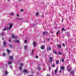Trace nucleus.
<instances>
[{
    "label": "nucleus",
    "instance_id": "nucleus-4",
    "mask_svg": "<svg viewBox=\"0 0 76 76\" xmlns=\"http://www.w3.org/2000/svg\"><path fill=\"white\" fill-rule=\"evenodd\" d=\"M23 71L24 73H26H26H28V70L26 69H24Z\"/></svg>",
    "mask_w": 76,
    "mask_h": 76
},
{
    "label": "nucleus",
    "instance_id": "nucleus-23",
    "mask_svg": "<svg viewBox=\"0 0 76 76\" xmlns=\"http://www.w3.org/2000/svg\"><path fill=\"white\" fill-rule=\"evenodd\" d=\"M7 53H8V54H9V53H10V50H9L8 49H7Z\"/></svg>",
    "mask_w": 76,
    "mask_h": 76
},
{
    "label": "nucleus",
    "instance_id": "nucleus-49",
    "mask_svg": "<svg viewBox=\"0 0 76 76\" xmlns=\"http://www.w3.org/2000/svg\"><path fill=\"white\" fill-rule=\"evenodd\" d=\"M50 33H51V34H53V31H51Z\"/></svg>",
    "mask_w": 76,
    "mask_h": 76
},
{
    "label": "nucleus",
    "instance_id": "nucleus-54",
    "mask_svg": "<svg viewBox=\"0 0 76 76\" xmlns=\"http://www.w3.org/2000/svg\"><path fill=\"white\" fill-rule=\"evenodd\" d=\"M8 1H10V0H7Z\"/></svg>",
    "mask_w": 76,
    "mask_h": 76
},
{
    "label": "nucleus",
    "instance_id": "nucleus-27",
    "mask_svg": "<svg viewBox=\"0 0 76 76\" xmlns=\"http://www.w3.org/2000/svg\"><path fill=\"white\" fill-rule=\"evenodd\" d=\"M59 32H60V30H58L57 33H56V34H59Z\"/></svg>",
    "mask_w": 76,
    "mask_h": 76
},
{
    "label": "nucleus",
    "instance_id": "nucleus-45",
    "mask_svg": "<svg viewBox=\"0 0 76 76\" xmlns=\"http://www.w3.org/2000/svg\"><path fill=\"white\" fill-rule=\"evenodd\" d=\"M47 40H48V41H49V40H50V39H49V38H48Z\"/></svg>",
    "mask_w": 76,
    "mask_h": 76
},
{
    "label": "nucleus",
    "instance_id": "nucleus-8",
    "mask_svg": "<svg viewBox=\"0 0 76 76\" xmlns=\"http://www.w3.org/2000/svg\"><path fill=\"white\" fill-rule=\"evenodd\" d=\"M9 58L10 60H13V58L12 56H10Z\"/></svg>",
    "mask_w": 76,
    "mask_h": 76
},
{
    "label": "nucleus",
    "instance_id": "nucleus-35",
    "mask_svg": "<svg viewBox=\"0 0 76 76\" xmlns=\"http://www.w3.org/2000/svg\"><path fill=\"white\" fill-rule=\"evenodd\" d=\"M34 50L33 49L31 51V53L32 54L33 53H34Z\"/></svg>",
    "mask_w": 76,
    "mask_h": 76
},
{
    "label": "nucleus",
    "instance_id": "nucleus-18",
    "mask_svg": "<svg viewBox=\"0 0 76 76\" xmlns=\"http://www.w3.org/2000/svg\"><path fill=\"white\" fill-rule=\"evenodd\" d=\"M67 70V72H70L71 71V69H70V68L68 69Z\"/></svg>",
    "mask_w": 76,
    "mask_h": 76
},
{
    "label": "nucleus",
    "instance_id": "nucleus-20",
    "mask_svg": "<svg viewBox=\"0 0 76 76\" xmlns=\"http://www.w3.org/2000/svg\"><path fill=\"white\" fill-rule=\"evenodd\" d=\"M50 60L52 62H53V58L51 57H50Z\"/></svg>",
    "mask_w": 76,
    "mask_h": 76
},
{
    "label": "nucleus",
    "instance_id": "nucleus-11",
    "mask_svg": "<svg viewBox=\"0 0 76 76\" xmlns=\"http://www.w3.org/2000/svg\"><path fill=\"white\" fill-rule=\"evenodd\" d=\"M71 73L72 75H73V74H75V71L74 70H72L71 71Z\"/></svg>",
    "mask_w": 76,
    "mask_h": 76
},
{
    "label": "nucleus",
    "instance_id": "nucleus-1",
    "mask_svg": "<svg viewBox=\"0 0 76 76\" xmlns=\"http://www.w3.org/2000/svg\"><path fill=\"white\" fill-rule=\"evenodd\" d=\"M12 24L10 23L9 24V27H7L5 28H4L3 31H4L6 30H8V29H9V30H10L11 29H12Z\"/></svg>",
    "mask_w": 76,
    "mask_h": 76
},
{
    "label": "nucleus",
    "instance_id": "nucleus-5",
    "mask_svg": "<svg viewBox=\"0 0 76 76\" xmlns=\"http://www.w3.org/2000/svg\"><path fill=\"white\" fill-rule=\"evenodd\" d=\"M33 47L35 48L36 46L37 45V44H36V43L35 42H33Z\"/></svg>",
    "mask_w": 76,
    "mask_h": 76
},
{
    "label": "nucleus",
    "instance_id": "nucleus-22",
    "mask_svg": "<svg viewBox=\"0 0 76 76\" xmlns=\"http://www.w3.org/2000/svg\"><path fill=\"white\" fill-rule=\"evenodd\" d=\"M18 20H23V18H19L18 19Z\"/></svg>",
    "mask_w": 76,
    "mask_h": 76
},
{
    "label": "nucleus",
    "instance_id": "nucleus-10",
    "mask_svg": "<svg viewBox=\"0 0 76 76\" xmlns=\"http://www.w3.org/2000/svg\"><path fill=\"white\" fill-rule=\"evenodd\" d=\"M47 50H49V51H51V47H48Z\"/></svg>",
    "mask_w": 76,
    "mask_h": 76
},
{
    "label": "nucleus",
    "instance_id": "nucleus-7",
    "mask_svg": "<svg viewBox=\"0 0 76 76\" xmlns=\"http://www.w3.org/2000/svg\"><path fill=\"white\" fill-rule=\"evenodd\" d=\"M65 69V67L64 66H61V70H64Z\"/></svg>",
    "mask_w": 76,
    "mask_h": 76
},
{
    "label": "nucleus",
    "instance_id": "nucleus-34",
    "mask_svg": "<svg viewBox=\"0 0 76 76\" xmlns=\"http://www.w3.org/2000/svg\"><path fill=\"white\" fill-rule=\"evenodd\" d=\"M54 54H57V52L56 51L54 52Z\"/></svg>",
    "mask_w": 76,
    "mask_h": 76
},
{
    "label": "nucleus",
    "instance_id": "nucleus-28",
    "mask_svg": "<svg viewBox=\"0 0 76 76\" xmlns=\"http://www.w3.org/2000/svg\"><path fill=\"white\" fill-rule=\"evenodd\" d=\"M20 66L22 67V66H23V64L20 63Z\"/></svg>",
    "mask_w": 76,
    "mask_h": 76
},
{
    "label": "nucleus",
    "instance_id": "nucleus-43",
    "mask_svg": "<svg viewBox=\"0 0 76 76\" xmlns=\"http://www.w3.org/2000/svg\"><path fill=\"white\" fill-rule=\"evenodd\" d=\"M64 19H63V18H62V22H63V20H64Z\"/></svg>",
    "mask_w": 76,
    "mask_h": 76
},
{
    "label": "nucleus",
    "instance_id": "nucleus-15",
    "mask_svg": "<svg viewBox=\"0 0 76 76\" xmlns=\"http://www.w3.org/2000/svg\"><path fill=\"white\" fill-rule=\"evenodd\" d=\"M58 54L59 55H62V53L60 52V51H58Z\"/></svg>",
    "mask_w": 76,
    "mask_h": 76
},
{
    "label": "nucleus",
    "instance_id": "nucleus-21",
    "mask_svg": "<svg viewBox=\"0 0 76 76\" xmlns=\"http://www.w3.org/2000/svg\"><path fill=\"white\" fill-rule=\"evenodd\" d=\"M59 63V60H58L56 61V63L57 64H58Z\"/></svg>",
    "mask_w": 76,
    "mask_h": 76
},
{
    "label": "nucleus",
    "instance_id": "nucleus-42",
    "mask_svg": "<svg viewBox=\"0 0 76 76\" xmlns=\"http://www.w3.org/2000/svg\"><path fill=\"white\" fill-rule=\"evenodd\" d=\"M52 75H53V76L54 75V72H52Z\"/></svg>",
    "mask_w": 76,
    "mask_h": 76
},
{
    "label": "nucleus",
    "instance_id": "nucleus-32",
    "mask_svg": "<svg viewBox=\"0 0 76 76\" xmlns=\"http://www.w3.org/2000/svg\"><path fill=\"white\" fill-rule=\"evenodd\" d=\"M11 16H13L14 15V13H12L10 14Z\"/></svg>",
    "mask_w": 76,
    "mask_h": 76
},
{
    "label": "nucleus",
    "instance_id": "nucleus-29",
    "mask_svg": "<svg viewBox=\"0 0 76 76\" xmlns=\"http://www.w3.org/2000/svg\"><path fill=\"white\" fill-rule=\"evenodd\" d=\"M48 69H49L50 71H51V67H50V66H49Z\"/></svg>",
    "mask_w": 76,
    "mask_h": 76
},
{
    "label": "nucleus",
    "instance_id": "nucleus-26",
    "mask_svg": "<svg viewBox=\"0 0 76 76\" xmlns=\"http://www.w3.org/2000/svg\"><path fill=\"white\" fill-rule=\"evenodd\" d=\"M27 47H28L27 46V45H25L24 46V49H26V48H27Z\"/></svg>",
    "mask_w": 76,
    "mask_h": 76
},
{
    "label": "nucleus",
    "instance_id": "nucleus-44",
    "mask_svg": "<svg viewBox=\"0 0 76 76\" xmlns=\"http://www.w3.org/2000/svg\"><path fill=\"white\" fill-rule=\"evenodd\" d=\"M20 11L21 12H23V10L22 9H21Z\"/></svg>",
    "mask_w": 76,
    "mask_h": 76
},
{
    "label": "nucleus",
    "instance_id": "nucleus-30",
    "mask_svg": "<svg viewBox=\"0 0 76 76\" xmlns=\"http://www.w3.org/2000/svg\"><path fill=\"white\" fill-rule=\"evenodd\" d=\"M66 68H67V69H69V65H68V66H67L66 67Z\"/></svg>",
    "mask_w": 76,
    "mask_h": 76
},
{
    "label": "nucleus",
    "instance_id": "nucleus-16",
    "mask_svg": "<svg viewBox=\"0 0 76 76\" xmlns=\"http://www.w3.org/2000/svg\"><path fill=\"white\" fill-rule=\"evenodd\" d=\"M5 75H7V71L6 70L5 72Z\"/></svg>",
    "mask_w": 76,
    "mask_h": 76
},
{
    "label": "nucleus",
    "instance_id": "nucleus-3",
    "mask_svg": "<svg viewBox=\"0 0 76 76\" xmlns=\"http://www.w3.org/2000/svg\"><path fill=\"white\" fill-rule=\"evenodd\" d=\"M57 47H58V48H61V47H62V46H61V45L60 44H58L57 45Z\"/></svg>",
    "mask_w": 76,
    "mask_h": 76
},
{
    "label": "nucleus",
    "instance_id": "nucleus-31",
    "mask_svg": "<svg viewBox=\"0 0 76 76\" xmlns=\"http://www.w3.org/2000/svg\"><path fill=\"white\" fill-rule=\"evenodd\" d=\"M63 46H64V47H66V45L64 44V43H63L62 44Z\"/></svg>",
    "mask_w": 76,
    "mask_h": 76
},
{
    "label": "nucleus",
    "instance_id": "nucleus-41",
    "mask_svg": "<svg viewBox=\"0 0 76 76\" xmlns=\"http://www.w3.org/2000/svg\"><path fill=\"white\" fill-rule=\"evenodd\" d=\"M17 16H18V17H19V15L18 14H17Z\"/></svg>",
    "mask_w": 76,
    "mask_h": 76
},
{
    "label": "nucleus",
    "instance_id": "nucleus-13",
    "mask_svg": "<svg viewBox=\"0 0 76 76\" xmlns=\"http://www.w3.org/2000/svg\"><path fill=\"white\" fill-rule=\"evenodd\" d=\"M22 66H20L18 68V69L19 70H21L22 69Z\"/></svg>",
    "mask_w": 76,
    "mask_h": 76
},
{
    "label": "nucleus",
    "instance_id": "nucleus-51",
    "mask_svg": "<svg viewBox=\"0 0 76 76\" xmlns=\"http://www.w3.org/2000/svg\"><path fill=\"white\" fill-rule=\"evenodd\" d=\"M14 38H15V39L17 38V37H14Z\"/></svg>",
    "mask_w": 76,
    "mask_h": 76
},
{
    "label": "nucleus",
    "instance_id": "nucleus-55",
    "mask_svg": "<svg viewBox=\"0 0 76 76\" xmlns=\"http://www.w3.org/2000/svg\"><path fill=\"white\" fill-rule=\"evenodd\" d=\"M44 43H45V42H43Z\"/></svg>",
    "mask_w": 76,
    "mask_h": 76
},
{
    "label": "nucleus",
    "instance_id": "nucleus-37",
    "mask_svg": "<svg viewBox=\"0 0 76 76\" xmlns=\"http://www.w3.org/2000/svg\"><path fill=\"white\" fill-rule=\"evenodd\" d=\"M35 58H38V56H35Z\"/></svg>",
    "mask_w": 76,
    "mask_h": 76
},
{
    "label": "nucleus",
    "instance_id": "nucleus-2",
    "mask_svg": "<svg viewBox=\"0 0 76 76\" xmlns=\"http://www.w3.org/2000/svg\"><path fill=\"white\" fill-rule=\"evenodd\" d=\"M42 34L44 35H48V33L47 31H45L43 32Z\"/></svg>",
    "mask_w": 76,
    "mask_h": 76
},
{
    "label": "nucleus",
    "instance_id": "nucleus-14",
    "mask_svg": "<svg viewBox=\"0 0 76 76\" xmlns=\"http://www.w3.org/2000/svg\"><path fill=\"white\" fill-rule=\"evenodd\" d=\"M36 16H38V15H39V12H36V13L35 14Z\"/></svg>",
    "mask_w": 76,
    "mask_h": 76
},
{
    "label": "nucleus",
    "instance_id": "nucleus-39",
    "mask_svg": "<svg viewBox=\"0 0 76 76\" xmlns=\"http://www.w3.org/2000/svg\"><path fill=\"white\" fill-rule=\"evenodd\" d=\"M64 28H62L61 30H62V31H64Z\"/></svg>",
    "mask_w": 76,
    "mask_h": 76
},
{
    "label": "nucleus",
    "instance_id": "nucleus-38",
    "mask_svg": "<svg viewBox=\"0 0 76 76\" xmlns=\"http://www.w3.org/2000/svg\"><path fill=\"white\" fill-rule=\"evenodd\" d=\"M1 36H3V34H4V33L3 32L2 34H0Z\"/></svg>",
    "mask_w": 76,
    "mask_h": 76
},
{
    "label": "nucleus",
    "instance_id": "nucleus-19",
    "mask_svg": "<svg viewBox=\"0 0 76 76\" xmlns=\"http://www.w3.org/2000/svg\"><path fill=\"white\" fill-rule=\"evenodd\" d=\"M8 46L10 47L11 48H12V45L11 44L8 45Z\"/></svg>",
    "mask_w": 76,
    "mask_h": 76
},
{
    "label": "nucleus",
    "instance_id": "nucleus-12",
    "mask_svg": "<svg viewBox=\"0 0 76 76\" xmlns=\"http://www.w3.org/2000/svg\"><path fill=\"white\" fill-rule=\"evenodd\" d=\"M57 69H58V68H57L56 69L55 71V75H57Z\"/></svg>",
    "mask_w": 76,
    "mask_h": 76
},
{
    "label": "nucleus",
    "instance_id": "nucleus-6",
    "mask_svg": "<svg viewBox=\"0 0 76 76\" xmlns=\"http://www.w3.org/2000/svg\"><path fill=\"white\" fill-rule=\"evenodd\" d=\"M14 42H17V43H19V42H19V40H14Z\"/></svg>",
    "mask_w": 76,
    "mask_h": 76
},
{
    "label": "nucleus",
    "instance_id": "nucleus-25",
    "mask_svg": "<svg viewBox=\"0 0 76 76\" xmlns=\"http://www.w3.org/2000/svg\"><path fill=\"white\" fill-rule=\"evenodd\" d=\"M3 44L4 45H6V43L5 41L3 42Z\"/></svg>",
    "mask_w": 76,
    "mask_h": 76
},
{
    "label": "nucleus",
    "instance_id": "nucleus-50",
    "mask_svg": "<svg viewBox=\"0 0 76 76\" xmlns=\"http://www.w3.org/2000/svg\"><path fill=\"white\" fill-rule=\"evenodd\" d=\"M66 33L67 34H69V33H68V32L67 31V32H66Z\"/></svg>",
    "mask_w": 76,
    "mask_h": 76
},
{
    "label": "nucleus",
    "instance_id": "nucleus-33",
    "mask_svg": "<svg viewBox=\"0 0 76 76\" xmlns=\"http://www.w3.org/2000/svg\"><path fill=\"white\" fill-rule=\"evenodd\" d=\"M3 56H6V54L3 53Z\"/></svg>",
    "mask_w": 76,
    "mask_h": 76
},
{
    "label": "nucleus",
    "instance_id": "nucleus-52",
    "mask_svg": "<svg viewBox=\"0 0 76 76\" xmlns=\"http://www.w3.org/2000/svg\"><path fill=\"white\" fill-rule=\"evenodd\" d=\"M21 1V0H19V2H20Z\"/></svg>",
    "mask_w": 76,
    "mask_h": 76
},
{
    "label": "nucleus",
    "instance_id": "nucleus-40",
    "mask_svg": "<svg viewBox=\"0 0 76 76\" xmlns=\"http://www.w3.org/2000/svg\"><path fill=\"white\" fill-rule=\"evenodd\" d=\"M27 42V40H25V43H26V42Z\"/></svg>",
    "mask_w": 76,
    "mask_h": 76
},
{
    "label": "nucleus",
    "instance_id": "nucleus-53",
    "mask_svg": "<svg viewBox=\"0 0 76 76\" xmlns=\"http://www.w3.org/2000/svg\"><path fill=\"white\" fill-rule=\"evenodd\" d=\"M64 31H66V29H65Z\"/></svg>",
    "mask_w": 76,
    "mask_h": 76
},
{
    "label": "nucleus",
    "instance_id": "nucleus-17",
    "mask_svg": "<svg viewBox=\"0 0 76 76\" xmlns=\"http://www.w3.org/2000/svg\"><path fill=\"white\" fill-rule=\"evenodd\" d=\"M8 64H12V61H8Z\"/></svg>",
    "mask_w": 76,
    "mask_h": 76
},
{
    "label": "nucleus",
    "instance_id": "nucleus-47",
    "mask_svg": "<svg viewBox=\"0 0 76 76\" xmlns=\"http://www.w3.org/2000/svg\"><path fill=\"white\" fill-rule=\"evenodd\" d=\"M52 66L53 67H55V65H53Z\"/></svg>",
    "mask_w": 76,
    "mask_h": 76
},
{
    "label": "nucleus",
    "instance_id": "nucleus-48",
    "mask_svg": "<svg viewBox=\"0 0 76 76\" xmlns=\"http://www.w3.org/2000/svg\"><path fill=\"white\" fill-rule=\"evenodd\" d=\"M9 42H11V40L10 39H9Z\"/></svg>",
    "mask_w": 76,
    "mask_h": 76
},
{
    "label": "nucleus",
    "instance_id": "nucleus-9",
    "mask_svg": "<svg viewBox=\"0 0 76 76\" xmlns=\"http://www.w3.org/2000/svg\"><path fill=\"white\" fill-rule=\"evenodd\" d=\"M40 48L41 50H44V49H45V47L43 46H41L40 47Z\"/></svg>",
    "mask_w": 76,
    "mask_h": 76
},
{
    "label": "nucleus",
    "instance_id": "nucleus-46",
    "mask_svg": "<svg viewBox=\"0 0 76 76\" xmlns=\"http://www.w3.org/2000/svg\"><path fill=\"white\" fill-rule=\"evenodd\" d=\"M62 62H63V61H64V59H62Z\"/></svg>",
    "mask_w": 76,
    "mask_h": 76
},
{
    "label": "nucleus",
    "instance_id": "nucleus-36",
    "mask_svg": "<svg viewBox=\"0 0 76 76\" xmlns=\"http://www.w3.org/2000/svg\"><path fill=\"white\" fill-rule=\"evenodd\" d=\"M59 73H62V72H61V70H60Z\"/></svg>",
    "mask_w": 76,
    "mask_h": 76
},
{
    "label": "nucleus",
    "instance_id": "nucleus-24",
    "mask_svg": "<svg viewBox=\"0 0 76 76\" xmlns=\"http://www.w3.org/2000/svg\"><path fill=\"white\" fill-rule=\"evenodd\" d=\"M11 37L12 38H15V36L13 34H12L11 35Z\"/></svg>",
    "mask_w": 76,
    "mask_h": 76
}]
</instances>
